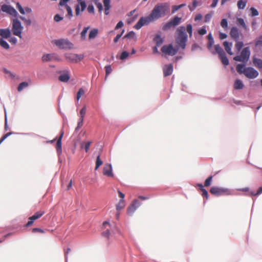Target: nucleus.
<instances>
[{
  "label": "nucleus",
  "instance_id": "nucleus-1",
  "mask_svg": "<svg viewBox=\"0 0 262 262\" xmlns=\"http://www.w3.org/2000/svg\"><path fill=\"white\" fill-rule=\"evenodd\" d=\"M169 10V5L166 3L157 4L150 14L146 17H142L135 25L134 28L140 29L143 26L146 25L150 22L164 17Z\"/></svg>",
  "mask_w": 262,
  "mask_h": 262
},
{
  "label": "nucleus",
  "instance_id": "nucleus-2",
  "mask_svg": "<svg viewBox=\"0 0 262 262\" xmlns=\"http://www.w3.org/2000/svg\"><path fill=\"white\" fill-rule=\"evenodd\" d=\"M186 30L190 37L192 36V27L191 24H188L186 28L184 26H180L177 29V35L176 36V42L179 47L184 50L186 46L188 36Z\"/></svg>",
  "mask_w": 262,
  "mask_h": 262
},
{
  "label": "nucleus",
  "instance_id": "nucleus-3",
  "mask_svg": "<svg viewBox=\"0 0 262 262\" xmlns=\"http://www.w3.org/2000/svg\"><path fill=\"white\" fill-rule=\"evenodd\" d=\"M23 30V27L20 21L17 18H14L12 20V31L13 34L20 38H22L21 33Z\"/></svg>",
  "mask_w": 262,
  "mask_h": 262
},
{
  "label": "nucleus",
  "instance_id": "nucleus-4",
  "mask_svg": "<svg viewBox=\"0 0 262 262\" xmlns=\"http://www.w3.org/2000/svg\"><path fill=\"white\" fill-rule=\"evenodd\" d=\"M54 43L60 49H72L73 48V44L69 40L60 39L53 41Z\"/></svg>",
  "mask_w": 262,
  "mask_h": 262
},
{
  "label": "nucleus",
  "instance_id": "nucleus-5",
  "mask_svg": "<svg viewBox=\"0 0 262 262\" xmlns=\"http://www.w3.org/2000/svg\"><path fill=\"white\" fill-rule=\"evenodd\" d=\"M250 55V51L248 47L243 49L240 55L236 56L233 59L237 61L246 62L249 59Z\"/></svg>",
  "mask_w": 262,
  "mask_h": 262
},
{
  "label": "nucleus",
  "instance_id": "nucleus-6",
  "mask_svg": "<svg viewBox=\"0 0 262 262\" xmlns=\"http://www.w3.org/2000/svg\"><path fill=\"white\" fill-rule=\"evenodd\" d=\"M210 192L217 196L230 194V191L228 189L215 186L210 188Z\"/></svg>",
  "mask_w": 262,
  "mask_h": 262
},
{
  "label": "nucleus",
  "instance_id": "nucleus-7",
  "mask_svg": "<svg viewBox=\"0 0 262 262\" xmlns=\"http://www.w3.org/2000/svg\"><path fill=\"white\" fill-rule=\"evenodd\" d=\"M64 57L70 62L77 63L83 59L84 56L82 54L69 53L65 54Z\"/></svg>",
  "mask_w": 262,
  "mask_h": 262
},
{
  "label": "nucleus",
  "instance_id": "nucleus-8",
  "mask_svg": "<svg viewBox=\"0 0 262 262\" xmlns=\"http://www.w3.org/2000/svg\"><path fill=\"white\" fill-rule=\"evenodd\" d=\"M244 74L249 79H254L258 75V72L254 68L248 67L244 69Z\"/></svg>",
  "mask_w": 262,
  "mask_h": 262
},
{
  "label": "nucleus",
  "instance_id": "nucleus-9",
  "mask_svg": "<svg viewBox=\"0 0 262 262\" xmlns=\"http://www.w3.org/2000/svg\"><path fill=\"white\" fill-rule=\"evenodd\" d=\"M178 49H174L171 45H165L161 48V51L167 55L173 56L177 53Z\"/></svg>",
  "mask_w": 262,
  "mask_h": 262
},
{
  "label": "nucleus",
  "instance_id": "nucleus-10",
  "mask_svg": "<svg viewBox=\"0 0 262 262\" xmlns=\"http://www.w3.org/2000/svg\"><path fill=\"white\" fill-rule=\"evenodd\" d=\"M45 211L43 210H39L36 212L33 215L30 216L29 218V221L26 224V227H30L32 225L34 221L41 217L45 214Z\"/></svg>",
  "mask_w": 262,
  "mask_h": 262
},
{
  "label": "nucleus",
  "instance_id": "nucleus-11",
  "mask_svg": "<svg viewBox=\"0 0 262 262\" xmlns=\"http://www.w3.org/2000/svg\"><path fill=\"white\" fill-rule=\"evenodd\" d=\"M1 9L3 12H6L7 13L12 16H13L14 17L17 16L18 13L16 10L13 7L10 5L6 4L3 5L2 6Z\"/></svg>",
  "mask_w": 262,
  "mask_h": 262
},
{
  "label": "nucleus",
  "instance_id": "nucleus-12",
  "mask_svg": "<svg viewBox=\"0 0 262 262\" xmlns=\"http://www.w3.org/2000/svg\"><path fill=\"white\" fill-rule=\"evenodd\" d=\"M102 228L103 230H105V231L102 232V235L109 239L112 231L111 224L108 222L105 221L103 223Z\"/></svg>",
  "mask_w": 262,
  "mask_h": 262
},
{
  "label": "nucleus",
  "instance_id": "nucleus-13",
  "mask_svg": "<svg viewBox=\"0 0 262 262\" xmlns=\"http://www.w3.org/2000/svg\"><path fill=\"white\" fill-rule=\"evenodd\" d=\"M78 4L76 5L75 8V14L77 16L80 15L81 12H83L86 7V3L83 0H77Z\"/></svg>",
  "mask_w": 262,
  "mask_h": 262
},
{
  "label": "nucleus",
  "instance_id": "nucleus-14",
  "mask_svg": "<svg viewBox=\"0 0 262 262\" xmlns=\"http://www.w3.org/2000/svg\"><path fill=\"white\" fill-rule=\"evenodd\" d=\"M141 205L140 202L137 200H134L130 205L127 208V213L129 215H132L135 211Z\"/></svg>",
  "mask_w": 262,
  "mask_h": 262
},
{
  "label": "nucleus",
  "instance_id": "nucleus-15",
  "mask_svg": "<svg viewBox=\"0 0 262 262\" xmlns=\"http://www.w3.org/2000/svg\"><path fill=\"white\" fill-rule=\"evenodd\" d=\"M103 174L108 177H113L112 167L110 164H105L103 169Z\"/></svg>",
  "mask_w": 262,
  "mask_h": 262
},
{
  "label": "nucleus",
  "instance_id": "nucleus-16",
  "mask_svg": "<svg viewBox=\"0 0 262 262\" xmlns=\"http://www.w3.org/2000/svg\"><path fill=\"white\" fill-rule=\"evenodd\" d=\"M230 35L234 40L237 41L239 37L238 29L235 27H232L230 31Z\"/></svg>",
  "mask_w": 262,
  "mask_h": 262
},
{
  "label": "nucleus",
  "instance_id": "nucleus-17",
  "mask_svg": "<svg viewBox=\"0 0 262 262\" xmlns=\"http://www.w3.org/2000/svg\"><path fill=\"white\" fill-rule=\"evenodd\" d=\"M63 132L61 133L60 135L58 138L56 144V151L58 155H60L62 152L61 140L63 137Z\"/></svg>",
  "mask_w": 262,
  "mask_h": 262
},
{
  "label": "nucleus",
  "instance_id": "nucleus-18",
  "mask_svg": "<svg viewBox=\"0 0 262 262\" xmlns=\"http://www.w3.org/2000/svg\"><path fill=\"white\" fill-rule=\"evenodd\" d=\"M173 71V66L172 64L165 65L163 68V74L165 77L170 75Z\"/></svg>",
  "mask_w": 262,
  "mask_h": 262
},
{
  "label": "nucleus",
  "instance_id": "nucleus-19",
  "mask_svg": "<svg viewBox=\"0 0 262 262\" xmlns=\"http://www.w3.org/2000/svg\"><path fill=\"white\" fill-rule=\"evenodd\" d=\"M11 34V31L9 29H0V35L4 38H8Z\"/></svg>",
  "mask_w": 262,
  "mask_h": 262
},
{
  "label": "nucleus",
  "instance_id": "nucleus-20",
  "mask_svg": "<svg viewBox=\"0 0 262 262\" xmlns=\"http://www.w3.org/2000/svg\"><path fill=\"white\" fill-rule=\"evenodd\" d=\"M70 78V76L69 75V71H67L64 73L61 74L59 77L58 79L59 81L63 82H68Z\"/></svg>",
  "mask_w": 262,
  "mask_h": 262
},
{
  "label": "nucleus",
  "instance_id": "nucleus-21",
  "mask_svg": "<svg viewBox=\"0 0 262 262\" xmlns=\"http://www.w3.org/2000/svg\"><path fill=\"white\" fill-rule=\"evenodd\" d=\"M236 24L239 26H241L243 28V29L245 31H248V28L247 26V25H246L245 24V22L243 18H237V19H236Z\"/></svg>",
  "mask_w": 262,
  "mask_h": 262
},
{
  "label": "nucleus",
  "instance_id": "nucleus-22",
  "mask_svg": "<svg viewBox=\"0 0 262 262\" xmlns=\"http://www.w3.org/2000/svg\"><path fill=\"white\" fill-rule=\"evenodd\" d=\"M56 57V55L55 54H47L44 55L42 57V60L43 61H49L54 60V58Z\"/></svg>",
  "mask_w": 262,
  "mask_h": 262
},
{
  "label": "nucleus",
  "instance_id": "nucleus-23",
  "mask_svg": "<svg viewBox=\"0 0 262 262\" xmlns=\"http://www.w3.org/2000/svg\"><path fill=\"white\" fill-rule=\"evenodd\" d=\"M253 63L257 68L259 70H262V59L253 57Z\"/></svg>",
  "mask_w": 262,
  "mask_h": 262
},
{
  "label": "nucleus",
  "instance_id": "nucleus-24",
  "mask_svg": "<svg viewBox=\"0 0 262 262\" xmlns=\"http://www.w3.org/2000/svg\"><path fill=\"white\" fill-rule=\"evenodd\" d=\"M214 51L212 52V53L213 54L217 53L219 54V56H220L222 54L224 55L225 53V52L223 51V49L222 48L220 45H215L214 46Z\"/></svg>",
  "mask_w": 262,
  "mask_h": 262
},
{
  "label": "nucleus",
  "instance_id": "nucleus-25",
  "mask_svg": "<svg viewBox=\"0 0 262 262\" xmlns=\"http://www.w3.org/2000/svg\"><path fill=\"white\" fill-rule=\"evenodd\" d=\"M223 46L225 48L226 51L230 55H232L233 53L231 51L232 43H229L227 41H224L223 42Z\"/></svg>",
  "mask_w": 262,
  "mask_h": 262
},
{
  "label": "nucleus",
  "instance_id": "nucleus-26",
  "mask_svg": "<svg viewBox=\"0 0 262 262\" xmlns=\"http://www.w3.org/2000/svg\"><path fill=\"white\" fill-rule=\"evenodd\" d=\"M103 2L104 6L105 14L108 15L110 13V0H103Z\"/></svg>",
  "mask_w": 262,
  "mask_h": 262
},
{
  "label": "nucleus",
  "instance_id": "nucleus-27",
  "mask_svg": "<svg viewBox=\"0 0 262 262\" xmlns=\"http://www.w3.org/2000/svg\"><path fill=\"white\" fill-rule=\"evenodd\" d=\"M244 87V84L241 80L236 79L234 84V88L236 90L242 89Z\"/></svg>",
  "mask_w": 262,
  "mask_h": 262
},
{
  "label": "nucleus",
  "instance_id": "nucleus-28",
  "mask_svg": "<svg viewBox=\"0 0 262 262\" xmlns=\"http://www.w3.org/2000/svg\"><path fill=\"white\" fill-rule=\"evenodd\" d=\"M154 41L156 43V46L158 47L160 46L163 42V40L161 38L160 35L157 34L154 38Z\"/></svg>",
  "mask_w": 262,
  "mask_h": 262
},
{
  "label": "nucleus",
  "instance_id": "nucleus-29",
  "mask_svg": "<svg viewBox=\"0 0 262 262\" xmlns=\"http://www.w3.org/2000/svg\"><path fill=\"white\" fill-rule=\"evenodd\" d=\"M247 3V0H239L237 2V6L239 9H244Z\"/></svg>",
  "mask_w": 262,
  "mask_h": 262
},
{
  "label": "nucleus",
  "instance_id": "nucleus-30",
  "mask_svg": "<svg viewBox=\"0 0 262 262\" xmlns=\"http://www.w3.org/2000/svg\"><path fill=\"white\" fill-rule=\"evenodd\" d=\"M125 207L124 200H120L119 203L116 205V208L117 211H120Z\"/></svg>",
  "mask_w": 262,
  "mask_h": 262
},
{
  "label": "nucleus",
  "instance_id": "nucleus-31",
  "mask_svg": "<svg viewBox=\"0 0 262 262\" xmlns=\"http://www.w3.org/2000/svg\"><path fill=\"white\" fill-rule=\"evenodd\" d=\"M220 58L221 59L222 63L225 66H227L229 64V60L227 57L226 56L225 53L224 54H222L221 55L219 56Z\"/></svg>",
  "mask_w": 262,
  "mask_h": 262
},
{
  "label": "nucleus",
  "instance_id": "nucleus-32",
  "mask_svg": "<svg viewBox=\"0 0 262 262\" xmlns=\"http://www.w3.org/2000/svg\"><path fill=\"white\" fill-rule=\"evenodd\" d=\"M98 33V30L97 29H93L91 30L89 35V39H93L95 38Z\"/></svg>",
  "mask_w": 262,
  "mask_h": 262
},
{
  "label": "nucleus",
  "instance_id": "nucleus-33",
  "mask_svg": "<svg viewBox=\"0 0 262 262\" xmlns=\"http://www.w3.org/2000/svg\"><path fill=\"white\" fill-rule=\"evenodd\" d=\"M181 20V17H179L178 16H176L172 19L170 20V21L171 24H172V25L173 27H174V26L178 25L180 24Z\"/></svg>",
  "mask_w": 262,
  "mask_h": 262
},
{
  "label": "nucleus",
  "instance_id": "nucleus-34",
  "mask_svg": "<svg viewBox=\"0 0 262 262\" xmlns=\"http://www.w3.org/2000/svg\"><path fill=\"white\" fill-rule=\"evenodd\" d=\"M245 68V65L242 64H237L236 67V71L239 74H244Z\"/></svg>",
  "mask_w": 262,
  "mask_h": 262
},
{
  "label": "nucleus",
  "instance_id": "nucleus-35",
  "mask_svg": "<svg viewBox=\"0 0 262 262\" xmlns=\"http://www.w3.org/2000/svg\"><path fill=\"white\" fill-rule=\"evenodd\" d=\"M29 85L27 82H23L19 84L17 90L19 92H21L24 88H27Z\"/></svg>",
  "mask_w": 262,
  "mask_h": 262
},
{
  "label": "nucleus",
  "instance_id": "nucleus-36",
  "mask_svg": "<svg viewBox=\"0 0 262 262\" xmlns=\"http://www.w3.org/2000/svg\"><path fill=\"white\" fill-rule=\"evenodd\" d=\"M0 45L2 47L5 49H9L10 47L7 42L4 40L3 38L0 39Z\"/></svg>",
  "mask_w": 262,
  "mask_h": 262
},
{
  "label": "nucleus",
  "instance_id": "nucleus-37",
  "mask_svg": "<svg viewBox=\"0 0 262 262\" xmlns=\"http://www.w3.org/2000/svg\"><path fill=\"white\" fill-rule=\"evenodd\" d=\"M102 164L103 161L101 160L100 156L99 155L96 159L95 170H97Z\"/></svg>",
  "mask_w": 262,
  "mask_h": 262
},
{
  "label": "nucleus",
  "instance_id": "nucleus-38",
  "mask_svg": "<svg viewBox=\"0 0 262 262\" xmlns=\"http://www.w3.org/2000/svg\"><path fill=\"white\" fill-rule=\"evenodd\" d=\"M91 144V141H88L85 143H83L81 144V147H83L85 151L88 152Z\"/></svg>",
  "mask_w": 262,
  "mask_h": 262
},
{
  "label": "nucleus",
  "instance_id": "nucleus-39",
  "mask_svg": "<svg viewBox=\"0 0 262 262\" xmlns=\"http://www.w3.org/2000/svg\"><path fill=\"white\" fill-rule=\"evenodd\" d=\"M212 180V176H210L208 178H207V179L205 181L204 186L208 187V186H210Z\"/></svg>",
  "mask_w": 262,
  "mask_h": 262
},
{
  "label": "nucleus",
  "instance_id": "nucleus-40",
  "mask_svg": "<svg viewBox=\"0 0 262 262\" xmlns=\"http://www.w3.org/2000/svg\"><path fill=\"white\" fill-rule=\"evenodd\" d=\"M105 78L108 76V75L112 72V69L110 65H107L105 67Z\"/></svg>",
  "mask_w": 262,
  "mask_h": 262
},
{
  "label": "nucleus",
  "instance_id": "nucleus-41",
  "mask_svg": "<svg viewBox=\"0 0 262 262\" xmlns=\"http://www.w3.org/2000/svg\"><path fill=\"white\" fill-rule=\"evenodd\" d=\"M89 29V27H85L81 32V37L82 40H84L85 39V36Z\"/></svg>",
  "mask_w": 262,
  "mask_h": 262
},
{
  "label": "nucleus",
  "instance_id": "nucleus-42",
  "mask_svg": "<svg viewBox=\"0 0 262 262\" xmlns=\"http://www.w3.org/2000/svg\"><path fill=\"white\" fill-rule=\"evenodd\" d=\"M244 46L243 42L242 41H237L235 44V48L236 50L239 52L241 51L242 48Z\"/></svg>",
  "mask_w": 262,
  "mask_h": 262
},
{
  "label": "nucleus",
  "instance_id": "nucleus-43",
  "mask_svg": "<svg viewBox=\"0 0 262 262\" xmlns=\"http://www.w3.org/2000/svg\"><path fill=\"white\" fill-rule=\"evenodd\" d=\"M65 8L68 12V15L70 18L73 16V12L71 8L68 5H65Z\"/></svg>",
  "mask_w": 262,
  "mask_h": 262
},
{
  "label": "nucleus",
  "instance_id": "nucleus-44",
  "mask_svg": "<svg viewBox=\"0 0 262 262\" xmlns=\"http://www.w3.org/2000/svg\"><path fill=\"white\" fill-rule=\"evenodd\" d=\"M255 44L256 47H262V38L261 36L259 38L255 39Z\"/></svg>",
  "mask_w": 262,
  "mask_h": 262
},
{
  "label": "nucleus",
  "instance_id": "nucleus-45",
  "mask_svg": "<svg viewBox=\"0 0 262 262\" xmlns=\"http://www.w3.org/2000/svg\"><path fill=\"white\" fill-rule=\"evenodd\" d=\"M84 94V91L82 88H80L77 94V100H79L81 97Z\"/></svg>",
  "mask_w": 262,
  "mask_h": 262
},
{
  "label": "nucleus",
  "instance_id": "nucleus-46",
  "mask_svg": "<svg viewBox=\"0 0 262 262\" xmlns=\"http://www.w3.org/2000/svg\"><path fill=\"white\" fill-rule=\"evenodd\" d=\"M221 26L224 29H226L228 27V21L226 19H222L221 22Z\"/></svg>",
  "mask_w": 262,
  "mask_h": 262
},
{
  "label": "nucleus",
  "instance_id": "nucleus-47",
  "mask_svg": "<svg viewBox=\"0 0 262 262\" xmlns=\"http://www.w3.org/2000/svg\"><path fill=\"white\" fill-rule=\"evenodd\" d=\"M16 8L21 14H25V11L24 9L22 7L21 5L19 3H17L16 4Z\"/></svg>",
  "mask_w": 262,
  "mask_h": 262
},
{
  "label": "nucleus",
  "instance_id": "nucleus-48",
  "mask_svg": "<svg viewBox=\"0 0 262 262\" xmlns=\"http://www.w3.org/2000/svg\"><path fill=\"white\" fill-rule=\"evenodd\" d=\"M16 8L21 14H25V11L24 9L22 7L21 5L19 3H17L16 4Z\"/></svg>",
  "mask_w": 262,
  "mask_h": 262
},
{
  "label": "nucleus",
  "instance_id": "nucleus-49",
  "mask_svg": "<svg viewBox=\"0 0 262 262\" xmlns=\"http://www.w3.org/2000/svg\"><path fill=\"white\" fill-rule=\"evenodd\" d=\"M198 4L196 0H193L192 2V6H188V8L191 11H193L196 8Z\"/></svg>",
  "mask_w": 262,
  "mask_h": 262
},
{
  "label": "nucleus",
  "instance_id": "nucleus-50",
  "mask_svg": "<svg viewBox=\"0 0 262 262\" xmlns=\"http://www.w3.org/2000/svg\"><path fill=\"white\" fill-rule=\"evenodd\" d=\"M172 27L173 26L172 25L170 21H169L163 26L162 29L163 30H167L168 29H169Z\"/></svg>",
  "mask_w": 262,
  "mask_h": 262
},
{
  "label": "nucleus",
  "instance_id": "nucleus-51",
  "mask_svg": "<svg viewBox=\"0 0 262 262\" xmlns=\"http://www.w3.org/2000/svg\"><path fill=\"white\" fill-rule=\"evenodd\" d=\"M135 37V33L133 31H130L124 36V38H134Z\"/></svg>",
  "mask_w": 262,
  "mask_h": 262
},
{
  "label": "nucleus",
  "instance_id": "nucleus-52",
  "mask_svg": "<svg viewBox=\"0 0 262 262\" xmlns=\"http://www.w3.org/2000/svg\"><path fill=\"white\" fill-rule=\"evenodd\" d=\"M212 14H213L212 12L207 14L205 16L204 21L205 23H207V22L209 21L210 19L212 17Z\"/></svg>",
  "mask_w": 262,
  "mask_h": 262
},
{
  "label": "nucleus",
  "instance_id": "nucleus-53",
  "mask_svg": "<svg viewBox=\"0 0 262 262\" xmlns=\"http://www.w3.org/2000/svg\"><path fill=\"white\" fill-rule=\"evenodd\" d=\"M86 113V107H83L81 110L80 111V118L84 119V116Z\"/></svg>",
  "mask_w": 262,
  "mask_h": 262
},
{
  "label": "nucleus",
  "instance_id": "nucleus-54",
  "mask_svg": "<svg viewBox=\"0 0 262 262\" xmlns=\"http://www.w3.org/2000/svg\"><path fill=\"white\" fill-rule=\"evenodd\" d=\"M23 21H24L25 24L27 25V26H29L31 24V20L30 19H26L25 17L24 16H20L19 17Z\"/></svg>",
  "mask_w": 262,
  "mask_h": 262
},
{
  "label": "nucleus",
  "instance_id": "nucleus-55",
  "mask_svg": "<svg viewBox=\"0 0 262 262\" xmlns=\"http://www.w3.org/2000/svg\"><path fill=\"white\" fill-rule=\"evenodd\" d=\"M13 133L12 132H9L5 135H4L0 139V144L9 136L12 135Z\"/></svg>",
  "mask_w": 262,
  "mask_h": 262
},
{
  "label": "nucleus",
  "instance_id": "nucleus-56",
  "mask_svg": "<svg viewBox=\"0 0 262 262\" xmlns=\"http://www.w3.org/2000/svg\"><path fill=\"white\" fill-rule=\"evenodd\" d=\"M207 30L206 29L205 27H203L201 29L198 30V33L201 35H203L206 34Z\"/></svg>",
  "mask_w": 262,
  "mask_h": 262
},
{
  "label": "nucleus",
  "instance_id": "nucleus-57",
  "mask_svg": "<svg viewBox=\"0 0 262 262\" xmlns=\"http://www.w3.org/2000/svg\"><path fill=\"white\" fill-rule=\"evenodd\" d=\"M129 55V53L126 51L123 52L120 56V59L121 60H124L126 59Z\"/></svg>",
  "mask_w": 262,
  "mask_h": 262
},
{
  "label": "nucleus",
  "instance_id": "nucleus-58",
  "mask_svg": "<svg viewBox=\"0 0 262 262\" xmlns=\"http://www.w3.org/2000/svg\"><path fill=\"white\" fill-rule=\"evenodd\" d=\"M250 11L251 12V15L252 16H257L258 15V11L254 8H251Z\"/></svg>",
  "mask_w": 262,
  "mask_h": 262
},
{
  "label": "nucleus",
  "instance_id": "nucleus-59",
  "mask_svg": "<svg viewBox=\"0 0 262 262\" xmlns=\"http://www.w3.org/2000/svg\"><path fill=\"white\" fill-rule=\"evenodd\" d=\"M201 191L202 192V195L207 200L208 199V193L207 191L204 188H202Z\"/></svg>",
  "mask_w": 262,
  "mask_h": 262
},
{
  "label": "nucleus",
  "instance_id": "nucleus-60",
  "mask_svg": "<svg viewBox=\"0 0 262 262\" xmlns=\"http://www.w3.org/2000/svg\"><path fill=\"white\" fill-rule=\"evenodd\" d=\"M84 119L79 118V121L78 122L77 126L76 128V130H78L79 128L81 127V126L83 125V122Z\"/></svg>",
  "mask_w": 262,
  "mask_h": 262
},
{
  "label": "nucleus",
  "instance_id": "nucleus-61",
  "mask_svg": "<svg viewBox=\"0 0 262 262\" xmlns=\"http://www.w3.org/2000/svg\"><path fill=\"white\" fill-rule=\"evenodd\" d=\"M32 231L33 233H36V232H39L40 233H45V231L42 229H41L40 228H33L32 230Z\"/></svg>",
  "mask_w": 262,
  "mask_h": 262
},
{
  "label": "nucleus",
  "instance_id": "nucleus-62",
  "mask_svg": "<svg viewBox=\"0 0 262 262\" xmlns=\"http://www.w3.org/2000/svg\"><path fill=\"white\" fill-rule=\"evenodd\" d=\"M63 19L62 17H61L59 14H56L55 15L54 17V19L55 21L58 22L61 20Z\"/></svg>",
  "mask_w": 262,
  "mask_h": 262
},
{
  "label": "nucleus",
  "instance_id": "nucleus-63",
  "mask_svg": "<svg viewBox=\"0 0 262 262\" xmlns=\"http://www.w3.org/2000/svg\"><path fill=\"white\" fill-rule=\"evenodd\" d=\"M123 26V23L122 21H119L115 27V29H118L121 28Z\"/></svg>",
  "mask_w": 262,
  "mask_h": 262
},
{
  "label": "nucleus",
  "instance_id": "nucleus-64",
  "mask_svg": "<svg viewBox=\"0 0 262 262\" xmlns=\"http://www.w3.org/2000/svg\"><path fill=\"white\" fill-rule=\"evenodd\" d=\"M261 193H262V187H260L256 193H252L251 194L253 195H257L260 194Z\"/></svg>",
  "mask_w": 262,
  "mask_h": 262
}]
</instances>
